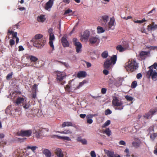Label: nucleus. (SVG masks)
Here are the masks:
<instances>
[{"instance_id": "obj_1", "label": "nucleus", "mask_w": 157, "mask_h": 157, "mask_svg": "<svg viewBox=\"0 0 157 157\" xmlns=\"http://www.w3.org/2000/svg\"><path fill=\"white\" fill-rule=\"evenodd\" d=\"M109 20V17L107 15H105L101 17L100 22L102 25L105 27L106 30H108L110 29H113L112 27L114 25L115 19L113 17L110 18L109 21L108 22Z\"/></svg>"}, {"instance_id": "obj_2", "label": "nucleus", "mask_w": 157, "mask_h": 157, "mask_svg": "<svg viewBox=\"0 0 157 157\" xmlns=\"http://www.w3.org/2000/svg\"><path fill=\"white\" fill-rule=\"evenodd\" d=\"M43 36L38 34L35 36L34 38L31 40L33 42V45L38 48H41L45 44L46 40L43 38Z\"/></svg>"}, {"instance_id": "obj_3", "label": "nucleus", "mask_w": 157, "mask_h": 157, "mask_svg": "<svg viewBox=\"0 0 157 157\" xmlns=\"http://www.w3.org/2000/svg\"><path fill=\"white\" fill-rule=\"evenodd\" d=\"M84 84V81L80 82L78 84V82L74 80L69 82L66 88L70 92H73L75 90L79 89Z\"/></svg>"}, {"instance_id": "obj_4", "label": "nucleus", "mask_w": 157, "mask_h": 157, "mask_svg": "<svg viewBox=\"0 0 157 157\" xmlns=\"http://www.w3.org/2000/svg\"><path fill=\"white\" fill-rule=\"evenodd\" d=\"M149 70L147 72V75L151 77L154 81L157 80V63H155L154 64L148 67Z\"/></svg>"}, {"instance_id": "obj_5", "label": "nucleus", "mask_w": 157, "mask_h": 157, "mask_svg": "<svg viewBox=\"0 0 157 157\" xmlns=\"http://www.w3.org/2000/svg\"><path fill=\"white\" fill-rule=\"evenodd\" d=\"M138 67V64L134 59H129L125 64V67L128 71L132 72L137 69Z\"/></svg>"}, {"instance_id": "obj_6", "label": "nucleus", "mask_w": 157, "mask_h": 157, "mask_svg": "<svg viewBox=\"0 0 157 157\" xmlns=\"http://www.w3.org/2000/svg\"><path fill=\"white\" fill-rule=\"evenodd\" d=\"M113 106L116 110H122L124 107L121 101L119 100L116 97H113L112 101Z\"/></svg>"}, {"instance_id": "obj_7", "label": "nucleus", "mask_w": 157, "mask_h": 157, "mask_svg": "<svg viewBox=\"0 0 157 157\" xmlns=\"http://www.w3.org/2000/svg\"><path fill=\"white\" fill-rule=\"evenodd\" d=\"M117 60L116 55H113L110 59H107L104 63V67L106 69H109L111 66L115 64Z\"/></svg>"}, {"instance_id": "obj_8", "label": "nucleus", "mask_w": 157, "mask_h": 157, "mask_svg": "<svg viewBox=\"0 0 157 157\" xmlns=\"http://www.w3.org/2000/svg\"><path fill=\"white\" fill-rule=\"evenodd\" d=\"M48 32L49 34V44L50 47L52 48V50L53 51L54 50V46L53 45V40H55L54 35L52 32V29H50L48 30Z\"/></svg>"}, {"instance_id": "obj_9", "label": "nucleus", "mask_w": 157, "mask_h": 157, "mask_svg": "<svg viewBox=\"0 0 157 157\" xmlns=\"http://www.w3.org/2000/svg\"><path fill=\"white\" fill-rule=\"evenodd\" d=\"M73 42L75 46L76 51L77 53H79L81 51L82 48L81 43L78 41L76 38H74L73 39Z\"/></svg>"}, {"instance_id": "obj_10", "label": "nucleus", "mask_w": 157, "mask_h": 157, "mask_svg": "<svg viewBox=\"0 0 157 157\" xmlns=\"http://www.w3.org/2000/svg\"><path fill=\"white\" fill-rule=\"evenodd\" d=\"M32 131L31 130H21L19 132V135L21 136H26L29 137L30 136L32 133Z\"/></svg>"}, {"instance_id": "obj_11", "label": "nucleus", "mask_w": 157, "mask_h": 157, "mask_svg": "<svg viewBox=\"0 0 157 157\" xmlns=\"http://www.w3.org/2000/svg\"><path fill=\"white\" fill-rule=\"evenodd\" d=\"M66 75L63 72H59L57 73L56 79L59 82H60L65 77Z\"/></svg>"}, {"instance_id": "obj_12", "label": "nucleus", "mask_w": 157, "mask_h": 157, "mask_svg": "<svg viewBox=\"0 0 157 157\" xmlns=\"http://www.w3.org/2000/svg\"><path fill=\"white\" fill-rule=\"evenodd\" d=\"M54 1L53 0H49L45 4V10L49 11L50 8H51L53 5Z\"/></svg>"}, {"instance_id": "obj_13", "label": "nucleus", "mask_w": 157, "mask_h": 157, "mask_svg": "<svg viewBox=\"0 0 157 157\" xmlns=\"http://www.w3.org/2000/svg\"><path fill=\"white\" fill-rule=\"evenodd\" d=\"M62 44L64 47H68L69 43L66 37L65 36L63 37L61 39Z\"/></svg>"}, {"instance_id": "obj_14", "label": "nucleus", "mask_w": 157, "mask_h": 157, "mask_svg": "<svg viewBox=\"0 0 157 157\" xmlns=\"http://www.w3.org/2000/svg\"><path fill=\"white\" fill-rule=\"evenodd\" d=\"M66 126H72L76 128H77L76 125L73 124L71 122H63L62 125V127L64 128Z\"/></svg>"}, {"instance_id": "obj_15", "label": "nucleus", "mask_w": 157, "mask_h": 157, "mask_svg": "<svg viewBox=\"0 0 157 157\" xmlns=\"http://www.w3.org/2000/svg\"><path fill=\"white\" fill-rule=\"evenodd\" d=\"M90 36L89 31L86 30L85 31L82 35V36L81 38L84 40H87Z\"/></svg>"}, {"instance_id": "obj_16", "label": "nucleus", "mask_w": 157, "mask_h": 157, "mask_svg": "<svg viewBox=\"0 0 157 157\" xmlns=\"http://www.w3.org/2000/svg\"><path fill=\"white\" fill-rule=\"evenodd\" d=\"M26 100V98L24 96L22 97H18L15 101V103L17 105H19L21 103H23L24 101Z\"/></svg>"}, {"instance_id": "obj_17", "label": "nucleus", "mask_w": 157, "mask_h": 157, "mask_svg": "<svg viewBox=\"0 0 157 157\" xmlns=\"http://www.w3.org/2000/svg\"><path fill=\"white\" fill-rule=\"evenodd\" d=\"M149 53V52L142 51L140 53V57L142 59H145Z\"/></svg>"}, {"instance_id": "obj_18", "label": "nucleus", "mask_w": 157, "mask_h": 157, "mask_svg": "<svg viewBox=\"0 0 157 157\" xmlns=\"http://www.w3.org/2000/svg\"><path fill=\"white\" fill-rule=\"evenodd\" d=\"M55 152L58 157H64V155L61 149L56 148L55 151Z\"/></svg>"}, {"instance_id": "obj_19", "label": "nucleus", "mask_w": 157, "mask_h": 157, "mask_svg": "<svg viewBox=\"0 0 157 157\" xmlns=\"http://www.w3.org/2000/svg\"><path fill=\"white\" fill-rule=\"evenodd\" d=\"M37 19V21L39 22H44L46 20L45 15L43 14L38 16Z\"/></svg>"}, {"instance_id": "obj_20", "label": "nucleus", "mask_w": 157, "mask_h": 157, "mask_svg": "<svg viewBox=\"0 0 157 157\" xmlns=\"http://www.w3.org/2000/svg\"><path fill=\"white\" fill-rule=\"evenodd\" d=\"M141 142L138 139L135 140V141L132 143L133 146L136 148L139 147L140 145Z\"/></svg>"}, {"instance_id": "obj_21", "label": "nucleus", "mask_w": 157, "mask_h": 157, "mask_svg": "<svg viewBox=\"0 0 157 157\" xmlns=\"http://www.w3.org/2000/svg\"><path fill=\"white\" fill-rule=\"evenodd\" d=\"M93 115L90 114H89L86 116L87 123L89 124H91L92 123L93 121L92 119V118H93Z\"/></svg>"}, {"instance_id": "obj_22", "label": "nucleus", "mask_w": 157, "mask_h": 157, "mask_svg": "<svg viewBox=\"0 0 157 157\" xmlns=\"http://www.w3.org/2000/svg\"><path fill=\"white\" fill-rule=\"evenodd\" d=\"M28 58L29 59L31 63H34L38 60V59L36 57L32 55L29 56Z\"/></svg>"}, {"instance_id": "obj_23", "label": "nucleus", "mask_w": 157, "mask_h": 157, "mask_svg": "<svg viewBox=\"0 0 157 157\" xmlns=\"http://www.w3.org/2000/svg\"><path fill=\"white\" fill-rule=\"evenodd\" d=\"M78 142H80L83 145L87 144V141L85 139H82L81 137H78L76 139Z\"/></svg>"}, {"instance_id": "obj_24", "label": "nucleus", "mask_w": 157, "mask_h": 157, "mask_svg": "<svg viewBox=\"0 0 157 157\" xmlns=\"http://www.w3.org/2000/svg\"><path fill=\"white\" fill-rule=\"evenodd\" d=\"M43 153L45 155L46 157H50L51 156V152L48 149L44 150L43 151Z\"/></svg>"}, {"instance_id": "obj_25", "label": "nucleus", "mask_w": 157, "mask_h": 157, "mask_svg": "<svg viewBox=\"0 0 157 157\" xmlns=\"http://www.w3.org/2000/svg\"><path fill=\"white\" fill-rule=\"evenodd\" d=\"M98 39L96 37H92L90 38L89 41L90 43L94 44L98 41Z\"/></svg>"}, {"instance_id": "obj_26", "label": "nucleus", "mask_w": 157, "mask_h": 157, "mask_svg": "<svg viewBox=\"0 0 157 157\" xmlns=\"http://www.w3.org/2000/svg\"><path fill=\"white\" fill-rule=\"evenodd\" d=\"M78 77H85L86 76V72L85 71H81L78 72L77 74Z\"/></svg>"}, {"instance_id": "obj_27", "label": "nucleus", "mask_w": 157, "mask_h": 157, "mask_svg": "<svg viewBox=\"0 0 157 157\" xmlns=\"http://www.w3.org/2000/svg\"><path fill=\"white\" fill-rule=\"evenodd\" d=\"M148 29L149 30H155L157 29V25H150L147 26Z\"/></svg>"}, {"instance_id": "obj_28", "label": "nucleus", "mask_w": 157, "mask_h": 157, "mask_svg": "<svg viewBox=\"0 0 157 157\" xmlns=\"http://www.w3.org/2000/svg\"><path fill=\"white\" fill-rule=\"evenodd\" d=\"M31 66L35 67L36 68H39L41 67L40 65L39 64V62L37 61L34 63H31Z\"/></svg>"}, {"instance_id": "obj_29", "label": "nucleus", "mask_w": 157, "mask_h": 157, "mask_svg": "<svg viewBox=\"0 0 157 157\" xmlns=\"http://www.w3.org/2000/svg\"><path fill=\"white\" fill-rule=\"evenodd\" d=\"M58 132L60 133L64 134H71L72 133V132L69 129L64 130L63 131L61 132L58 131Z\"/></svg>"}, {"instance_id": "obj_30", "label": "nucleus", "mask_w": 157, "mask_h": 157, "mask_svg": "<svg viewBox=\"0 0 157 157\" xmlns=\"http://www.w3.org/2000/svg\"><path fill=\"white\" fill-rule=\"evenodd\" d=\"M116 49L120 52H122L124 51L123 47L120 45H118L116 47Z\"/></svg>"}, {"instance_id": "obj_31", "label": "nucleus", "mask_w": 157, "mask_h": 157, "mask_svg": "<svg viewBox=\"0 0 157 157\" xmlns=\"http://www.w3.org/2000/svg\"><path fill=\"white\" fill-rule=\"evenodd\" d=\"M58 137V138L60 139L63 140H66L67 141H71V139L67 136H57Z\"/></svg>"}, {"instance_id": "obj_32", "label": "nucleus", "mask_w": 157, "mask_h": 157, "mask_svg": "<svg viewBox=\"0 0 157 157\" xmlns=\"http://www.w3.org/2000/svg\"><path fill=\"white\" fill-rule=\"evenodd\" d=\"M72 12V11L71 10L68 9L65 11L64 13V15L67 16L72 15L73 13L70 14H67L71 13Z\"/></svg>"}, {"instance_id": "obj_33", "label": "nucleus", "mask_w": 157, "mask_h": 157, "mask_svg": "<svg viewBox=\"0 0 157 157\" xmlns=\"http://www.w3.org/2000/svg\"><path fill=\"white\" fill-rule=\"evenodd\" d=\"M38 147L36 146H28L27 147V149H30L33 152H35V150Z\"/></svg>"}, {"instance_id": "obj_34", "label": "nucleus", "mask_w": 157, "mask_h": 157, "mask_svg": "<svg viewBox=\"0 0 157 157\" xmlns=\"http://www.w3.org/2000/svg\"><path fill=\"white\" fill-rule=\"evenodd\" d=\"M33 133H34L36 137L38 138H39L41 135L40 131L39 130L38 131H36V130H34Z\"/></svg>"}, {"instance_id": "obj_35", "label": "nucleus", "mask_w": 157, "mask_h": 157, "mask_svg": "<svg viewBox=\"0 0 157 157\" xmlns=\"http://www.w3.org/2000/svg\"><path fill=\"white\" fill-rule=\"evenodd\" d=\"M104 133L106 134L108 136H109L111 135V131L109 128L105 129L104 131Z\"/></svg>"}, {"instance_id": "obj_36", "label": "nucleus", "mask_w": 157, "mask_h": 157, "mask_svg": "<svg viewBox=\"0 0 157 157\" xmlns=\"http://www.w3.org/2000/svg\"><path fill=\"white\" fill-rule=\"evenodd\" d=\"M37 91V85L35 84L33 86L32 93H36Z\"/></svg>"}, {"instance_id": "obj_37", "label": "nucleus", "mask_w": 157, "mask_h": 157, "mask_svg": "<svg viewBox=\"0 0 157 157\" xmlns=\"http://www.w3.org/2000/svg\"><path fill=\"white\" fill-rule=\"evenodd\" d=\"M108 53L107 51H105L102 52L101 56L102 58H106L108 56Z\"/></svg>"}, {"instance_id": "obj_38", "label": "nucleus", "mask_w": 157, "mask_h": 157, "mask_svg": "<svg viewBox=\"0 0 157 157\" xmlns=\"http://www.w3.org/2000/svg\"><path fill=\"white\" fill-rule=\"evenodd\" d=\"M97 30L98 33H103L105 32V30L103 29L102 27L98 26L97 27Z\"/></svg>"}, {"instance_id": "obj_39", "label": "nucleus", "mask_w": 157, "mask_h": 157, "mask_svg": "<svg viewBox=\"0 0 157 157\" xmlns=\"http://www.w3.org/2000/svg\"><path fill=\"white\" fill-rule=\"evenodd\" d=\"M157 136V134L156 133H153V134H151L150 135V138L153 140Z\"/></svg>"}, {"instance_id": "obj_40", "label": "nucleus", "mask_w": 157, "mask_h": 157, "mask_svg": "<svg viewBox=\"0 0 157 157\" xmlns=\"http://www.w3.org/2000/svg\"><path fill=\"white\" fill-rule=\"evenodd\" d=\"M110 124V121L109 120H107L105 123L103 124L102 127H105L107 126H108Z\"/></svg>"}, {"instance_id": "obj_41", "label": "nucleus", "mask_w": 157, "mask_h": 157, "mask_svg": "<svg viewBox=\"0 0 157 157\" xmlns=\"http://www.w3.org/2000/svg\"><path fill=\"white\" fill-rule=\"evenodd\" d=\"M124 51L126 50H130V48L129 47V45L128 44H127L124 45L123 47Z\"/></svg>"}, {"instance_id": "obj_42", "label": "nucleus", "mask_w": 157, "mask_h": 157, "mask_svg": "<svg viewBox=\"0 0 157 157\" xmlns=\"http://www.w3.org/2000/svg\"><path fill=\"white\" fill-rule=\"evenodd\" d=\"M13 75V73L11 72L10 73L8 74L6 77V78L7 80H9L10 79H11L12 78V76Z\"/></svg>"}, {"instance_id": "obj_43", "label": "nucleus", "mask_w": 157, "mask_h": 157, "mask_svg": "<svg viewBox=\"0 0 157 157\" xmlns=\"http://www.w3.org/2000/svg\"><path fill=\"white\" fill-rule=\"evenodd\" d=\"M112 113V111L109 109H108L105 110V115H107L111 114Z\"/></svg>"}, {"instance_id": "obj_44", "label": "nucleus", "mask_w": 157, "mask_h": 157, "mask_svg": "<svg viewBox=\"0 0 157 157\" xmlns=\"http://www.w3.org/2000/svg\"><path fill=\"white\" fill-rule=\"evenodd\" d=\"M137 85V82L136 81L133 82L131 84V87L132 88H135Z\"/></svg>"}, {"instance_id": "obj_45", "label": "nucleus", "mask_w": 157, "mask_h": 157, "mask_svg": "<svg viewBox=\"0 0 157 157\" xmlns=\"http://www.w3.org/2000/svg\"><path fill=\"white\" fill-rule=\"evenodd\" d=\"M125 98L128 101H132L133 99V98L132 97L128 95H126L125 97Z\"/></svg>"}, {"instance_id": "obj_46", "label": "nucleus", "mask_w": 157, "mask_h": 157, "mask_svg": "<svg viewBox=\"0 0 157 157\" xmlns=\"http://www.w3.org/2000/svg\"><path fill=\"white\" fill-rule=\"evenodd\" d=\"M145 21L146 20L145 18H144L141 20H137V21H135V22L136 23H142Z\"/></svg>"}, {"instance_id": "obj_47", "label": "nucleus", "mask_w": 157, "mask_h": 157, "mask_svg": "<svg viewBox=\"0 0 157 157\" xmlns=\"http://www.w3.org/2000/svg\"><path fill=\"white\" fill-rule=\"evenodd\" d=\"M107 91V89L106 88H103L101 89V92L103 94H105L106 93Z\"/></svg>"}, {"instance_id": "obj_48", "label": "nucleus", "mask_w": 157, "mask_h": 157, "mask_svg": "<svg viewBox=\"0 0 157 157\" xmlns=\"http://www.w3.org/2000/svg\"><path fill=\"white\" fill-rule=\"evenodd\" d=\"M156 112V109H151L150 110L149 113L152 115L154 114Z\"/></svg>"}, {"instance_id": "obj_49", "label": "nucleus", "mask_w": 157, "mask_h": 157, "mask_svg": "<svg viewBox=\"0 0 157 157\" xmlns=\"http://www.w3.org/2000/svg\"><path fill=\"white\" fill-rule=\"evenodd\" d=\"M151 116V114L150 113L145 114L144 116V117L146 118L147 119H148Z\"/></svg>"}, {"instance_id": "obj_50", "label": "nucleus", "mask_w": 157, "mask_h": 157, "mask_svg": "<svg viewBox=\"0 0 157 157\" xmlns=\"http://www.w3.org/2000/svg\"><path fill=\"white\" fill-rule=\"evenodd\" d=\"M15 41L13 39H10V44L11 46H12L14 45Z\"/></svg>"}, {"instance_id": "obj_51", "label": "nucleus", "mask_w": 157, "mask_h": 157, "mask_svg": "<svg viewBox=\"0 0 157 157\" xmlns=\"http://www.w3.org/2000/svg\"><path fill=\"white\" fill-rule=\"evenodd\" d=\"M119 144L120 145H123L124 146H125L126 145V144L125 142L123 140H120L119 142Z\"/></svg>"}, {"instance_id": "obj_52", "label": "nucleus", "mask_w": 157, "mask_h": 157, "mask_svg": "<svg viewBox=\"0 0 157 157\" xmlns=\"http://www.w3.org/2000/svg\"><path fill=\"white\" fill-rule=\"evenodd\" d=\"M90 155L92 157H96V155L94 151H91L90 152Z\"/></svg>"}, {"instance_id": "obj_53", "label": "nucleus", "mask_w": 157, "mask_h": 157, "mask_svg": "<svg viewBox=\"0 0 157 157\" xmlns=\"http://www.w3.org/2000/svg\"><path fill=\"white\" fill-rule=\"evenodd\" d=\"M17 32H14L12 34V38L14 39V38H16L17 37Z\"/></svg>"}, {"instance_id": "obj_54", "label": "nucleus", "mask_w": 157, "mask_h": 157, "mask_svg": "<svg viewBox=\"0 0 157 157\" xmlns=\"http://www.w3.org/2000/svg\"><path fill=\"white\" fill-rule=\"evenodd\" d=\"M24 105V104L23 105V107L25 109H28L30 105L29 104L27 103L25 104Z\"/></svg>"}, {"instance_id": "obj_55", "label": "nucleus", "mask_w": 157, "mask_h": 157, "mask_svg": "<svg viewBox=\"0 0 157 157\" xmlns=\"http://www.w3.org/2000/svg\"><path fill=\"white\" fill-rule=\"evenodd\" d=\"M142 75L140 73L137 74L136 75V78L137 79H139L141 78L142 77Z\"/></svg>"}, {"instance_id": "obj_56", "label": "nucleus", "mask_w": 157, "mask_h": 157, "mask_svg": "<svg viewBox=\"0 0 157 157\" xmlns=\"http://www.w3.org/2000/svg\"><path fill=\"white\" fill-rule=\"evenodd\" d=\"M103 74L105 75H107L109 74V72L106 69H104L103 71Z\"/></svg>"}, {"instance_id": "obj_57", "label": "nucleus", "mask_w": 157, "mask_h": 157, "mask_svg": "<svg viewBox=\"0 0 157 157\" xmlns=\"http://www.w3.org/2000/svg\"><path fill=\"white\" fill-rule=\"evenodd\" d=\"M114 155H115L114 154V153L113 152H110L108 155L109 157H113L114 156Z\"/></svg>"}, {"instance_id": "obj_58", "label": "nucleus", "mask_w": 157, "mask_h": 157, "mask_svg": "<svg viewBox=\"0 0 157 157\" xmlns=\"http://www.w3.org/2000/svg\"><path fill=\"white\" fill-rule=\"evenodd\" d=\"M36 97V93H32V97L33 98H35Z\"/></svg>"}, {"instance_id": "obj_59", "label": "nucleus", "mask_w": 157, "mask_h": 157, "mask_svg": "<svg viewBox=\"0 0 157 157\" xmlns=\"http://www.w3.org/2000/svg\"><path fill=\"white\" fill-rule=\"evenodd\" d=\"M24 48L22 46H19L18 47V51H21L24 50Z\"/></svg>"}, {"instance_id": "obj_60", "label": "nucleus", "mask_w": 157, "mask_h": 157, "mask_svg": "<svg viewBox=\"0 0 157 157\" xmlns=\"http://www.w3.org/2000/svg\"><path fill=\"white\" fill-rule=\"evenodd\" d=\"M148 48H150L152 50H155V49H157V46H150L147 47Z\"/></svg>"}, {"instance_id": "obj_61", "label": "nucleus", "mask_w": 157, "mask_h": 157, "mask_svg": "<svg viewBox=\"0 0 157 157\" xmlns=\"http://www.w3.org/2000/svg\"><path fill=\"white\" fill-rule=\"evenodd\" d=\"M85 63L86 64V66L87 67H89L91 66V64L90 63L86 61H85Z\"/></svg>"}, {"instance_id": "obj_62", "label": "nucleus", "mask_w": 157, "mask_h": 157, "mask_svg": "<svg viewBox=\"0 0 157 157\" xmlns=\"http://www.w3.org/2000/svg\"><path fill=\"white\" fill-rule=\"evenodd\" d=\"M79 116L82 118H84L86 116V114H80Z\"/></svg>"}, {"instance_id": "obj_63", "label": "nucleus", "mask_w": 157, "mask_h": 157, "mask_svg": "<svg viewBox=\"0 0 157 157\" xmlns=\"http://www.w3.org/2000/svg\"><path fill=\"white\" fill-rule=\"evenodd\" d=\"M70 0H63V2L65 3L68 4L70 3Z\"/></svg>"}, {"instance_id": "obj_64", "label": "nucleus", "mask_w": 157, "mask_h": 157, "mask_svg": "<svg viewBox=\"0 0 157 157\" xmlns=\"http://www.w3.org/2000/svg\"><path fill=\"white\" fill-rule=\"evenodd\" d=\"M155 8H153L151 10L148 12V14H150L151 13H153V12H155Z\"/></svg>"}]
</instances>
